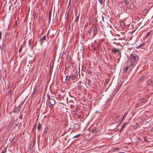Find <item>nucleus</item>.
<instances>
[{"mask_svg":"<svg viewBox=\"0 0 153 153\" xmlns=\"http://www.w3.org/2000/svg\"><path fill=\"white\" fill-rule=\"evenodd\" d=\"M23 47V46L22 45H21L20 46V48H19V52H20L22 50V47Z\"/></svg>","mask_w":153,"mask_h":153,"instance_id":"nucleus-29","label":"nucleus"},{"mask_svg":"<svg viewBox=\"0 0 153 153\" xmlns=\"http://www.w3.org/2000/svg\"><path fill=\"white\" fill-rule=\"evenodd\" d=\"M124 24V22H122L120 23V25H123Z\"/></svg>","mask_w":153,"mask_h":153,"instance_id":"nucleus-44","label":"nucleus"},{"mask_svg":"<svg viewBox=\"0 0 153 153\" xmlns=\"http://www.w3.org/2000/svg\"><path fill=\"white\" fill-rule=\"evenodd\" d=\"M147 84L149 85H153V81L150 79H148L146 82Z\"/></svg>","mask_w":153,"mask_h":153,"instance_id":"nucleus-9","label":"nucleus"},{"mask_svg":"<svg viewBox=\"0 0 153 153\" xmlns=\"http://www.w3.org/2000/svg\"><path fill=\"white\" fill-rule=\"evenodd\" d=\"M79 14L78 16L76 17V19L75 20V22H78L79 18Z\"/></svg>","mask_w":153,"mask_h":153,"instance_id":"nucleus-19","label":"nucleus"},{"mask_svg":"<svg viewBox=\"0 0 153 153\" xmlns=\"http://www.w3.org/2000/svg\"><path fill=\"white\" fill-rule=\"evenodd\" d=\"M55 102V100L53 99H50L48 102V105L50 108H52L54 105Z\"/></svg>","mask_w":153,"mask_h":153,"instance_id":"nucleus-4","label":"nucleus"},{"mask_svg":"<svg viewBox=\"0 0 153 153\" xmlns=\"http://www.w3.org/2000/svg\"><path fill=\"white\" fill-rule=\"evenodd\" d=\"M52 99V98H51L49 96H48V100L49 101H50V99Z\"/></svg>","mask_w":153,"mask_h":153,"instance_id":"nucleus-49","label":"nucleus"},{"mask_svg":"<svg viewBox=\"0 0 153 153\" xmlns=\"http://www.w3.org/2000/svg\"><path fill=\"white\" fill-rule=\"evenodd\" d=\"M6 34L8 35H9L7 33Z\"/></svg>","mask_w":153,"mask_h":153,"instance_id":"nucleus-61","label":"nucleus"},{"mask_svg":"<svg viewBox=\"0 0 153 153\" xmlns=\"http://www.w3.org/2000/svg\"><path fill=\"white\" fill-rule=\"evenodd\" d=\"M18 126V124H15V125L14 126H13V128H16Z\"/></svg>","mask_w":153,"mask_h":153,"instance_id":"nucleus-38","label":"nucleus"},{"mask_svg":"<svg viewBox=\"0 0 153 153\" xmlns=\"http://www.w3.org/2000/svg\"><path fill=\"white\" fill-rule=\"evenodd\" d=\"M71 29V27L70 25H69L68 26V30H70Z\"/></svg>","mask_w":153,"mask_h":153,"instance_id":"nucleus-42","label":"nucleus"},{"mask_svg":"<svg viewBox=\"0 0 153 153\" xmlns=\"http://www.w3.org/2000/svg\"><path fill=\"white\" fill-rule=\"evenodd\" d=\"M19 118L21 120H22V119H23V114L22 115H21L20 117H19Z\"/></svg>","mask_w":153,"mask_h":153,"instance_id":"nucleus-43","label":"nucleus"},{"mask_svg":"<svg viewBox=\"0 0 153 153\" xmlns=\"http://www.w3.org/2000/svg\"><path fill=\"white\" fill-rule=\"evenodd\" d=\"M128 59L130 62V66L135 65L139 60V58L138 56L135 53L130 54Z\"/></svg>","mask_w":153,"mask_h":153,"instance_id":"nucleus-1","label":"nucleus"},{"mask_svg":"<svg viewBox=\"0 0 153 153\" xmlns=\"http://www.w3.org/2000/svg\"><path fill=\"white\" fill-rule=\"evenodd\" d=\"M17 137L16 135H15L12 139V141L13 143H15L17 141Z\"/></svg>","mask_w":153,"mask_h":153,"instance_id":"nucleus-12","label":"nucleus"},{"mask_svg":"<svg viewBox=\"0 0 153 153\" xmlns=\"http://www.w3.org/2000/svg\"><path fill=\"white\" fill-rule=\"evenodd\" d=\"M80 136V134H78L76 135H75V136H74L73 138H76V137H79Z\"/></svg>","mask_w":153,"mask_h":153,"instance_id":"nucleus-28","label":"nucleus"},{"mask_svg":"<svg viewBox=\"0 0 153 153\" xmlns=\"http://www.w3.org/2000/svg\"><path fill=\"white\" fill-rule=\"evenodd\" d=\"M49 31H48V32L47 33V37L48 38V39H49Z\"/></svg>","mask_w":153,"mask_h":153,"instance_id":"nucleus-37","label":"nucleus"},{"mask_svg":"<svg viewBox=\"0 0 153 153\" xmlns=\"http://www.w3.org/2000/svg\"><path fill=\"white\" fill-rule=\"evenodd\" d=\"M95 125L97 126L95 124H94L91 126L89 128L90 131L92 133H94V134H96L98 131L97 128L96 126H95Z\"/></svg>","mask_w":153,"mask_h":153,"instance_id":"nucleus-2","label":"nucleus"},{"mask_svg":"<svg viewBox=\"0 0 153 153\" xmlns=\"http://www.w3.org/2000/svg\"><path fill=\"white\" fill-rule=\"evenodd\" d=\"M96 45V48H97V49L99 50L100 48V46L99 44L97 45Z\"/></svg>","mask_w":153,"mask_h":153,"instance_id":"nucleus-25","label":"nucleus"},{"mask_svg":"<svg viewBox=\"0 0 153 153\" xmlns=\"http://www.w3.org/2000/svg\"><path fill=\"white\" fill-rule=\"evenodd\" d=\"M143 78H144L143 77L141 78L140 79V80H143Z\"/></svg>","mask_w":153,"mask_h":153,"instance_id":"nucleus-55","label":"nucleus"},{"mask_svg":"<svg viewBox=\"0 0 153 153\" xmlns=\"http://www.w3.org/2000/svg\"><path fill=\"white\" fill-rule=\"evenodd\" d=\"M42 125L39 122L38 123L37 130L38 131H40L42 128Z\"/></svg>","mask_w":153,"mask_h":153,"instance_id":"nucleus-15","label":"nucleus"},{"mask_svg":"<svg viewBox=\"0 0 153 153\" xmlns=\"http://www.w3.org/2000/svg\"><path fill=\"white\" fill-rule=\"evenodd\" d=\"M15 122V120H13L11 121L10 123L9 124V127H10V128H11L13 125V124Z\"/></svg>","mask_w":153,"mask_h":153,"instance_id":"nucleus-10","label":"nucleus"},{"mask_svg":"<svg viewBox=\"0 0 153 153\" xmlns=\"http://www.w3.org/2000/svg\"><path fill=\"white\" fill-rule=\"evenodd\" d=\"M150 31H149L146 34V37H147L149 35V34L150 33Z\"/></svg>","mask_w":153,"mask_h":153,"instance_id":"nucleus-36","label":"nucleus"},{"mask_svg":"<svg viewBox=\"0 0 153 153\" xmlns=\"http://www.w3.org/2000/svg\"><path fill=\"white\" fill-rule=\"evenodd\" d=\"M79 0H75V3H77L78 2V1Z\"/></svg>","mask_w":153,"mask_h":153,"instance_id":"nucleus-51","label":"nucleus"},{"mask_svg":"<svg viewBox=\"0 0 153 153\" xmlns=\"http://www.w3.org/2000/svg\"><path fill=\"white\" fill-rule=\"evenodd\" d=\"M125 127V125L123 126H122V128H121V129H120V131H121L122 130V129H123V128H124Z\"/></svg>","mask_w":153,"mask_h":153,"instance_id":"nucleus-48","label":"nucleus"},{"mask_svg":"<svg viewBox=\"0 0 153 153\" xmlns=\"http://www.w3.org/2000/svg\"><path fill=\"white\" fill-rule=\"evenodd\" d=\"M85 66H84L83 65V66H82V71H85Z\"/></svg>","mask_w":153,"mask_h":153,"instance_id":"nucleus-30","label":"nucleus"},{"mask_svg":"<svg viewBox=\"0 0 153 153\" xmlns=\"http://www.w3.org/2000/svg\"><path fill=\"white\" fill-rule=\"evenodd\" d=\"M105 0H98V1L101 4H102V3L104 1H105Z\"/></svg>","mask_w":153,"mask_h":153,"instance_id":"nucleus-32","label":"nucleus"},{"mask_svg":"<svg viewBox=\"0 0 153 153\" xmlns=\"http://www.w3.org/2000/svg\"><path fill=\"white\" fill-rule=\"evenodd\" d=\"M9 92H10V94H11L12 93V91H9Z\"/></svg>","mask_w":153,"mask_h":153,"instance_id":"nucleus-57","label":"nucleus"},{"mask_svg":"<svg viewBox=\"0 0 153 153\" xmlns=\"http://www.w3.org/2000/svg\"><path fill=\"white\" fill-rule=\"evenodd\" d=\"M76 78V76L75 75H73L71 77V79L72 80H74Z\"/></svg>","mask_w":153,"mask_h":153,"instance_id":"nucleus-23","label":"nucleus"},{"mask_svg":"<svg viewBox=\"0 0 153 153\" xmlns=\"http://www.w3.org/2000/svg\"><path fill=\"white\" fill-rule=\"evenodd\" d=\"M48 127H47L44 130L45 132V133L47 132L48 131Z\"/></svg>","mask_w":153,"mask_h":153,"instance_id":"nucleus-31","label":"nucleus"},{"mask_svg":"<svg viewBox=\"0 0 153 153\" xmlns=\"http://www.w3.org/2000/svg\"><path fill=\"white\" fill-rule=\"evenodd\" d=\"M148 12V10L147 9H146L144 10L143 11V13L144 14H146Z\"/></svg>","mask_w":153,"mask_h":153,"instance_id":"nucleus-21","label":"nucleus"},{"mask_svg":"<svg viewBox=\"0 0 153 153\" xmlns=\"http://www.w3.org/2000/svg\"><path fill=\"white\" fill-rule=\"evenodd\" d=\"M130 66H130V65H129V66H126L123 70L124 72L125 73H126L129 69V67Z\"/></svg>","mask_w":153,"mask_h":153,"instance_id":"nucleus-17","label":"nucleus"},{"mask_svg":"<svg viewBox=\"0 0 153 153\" xmlns=\"http://www.w3.org/2000/svg\"><path fill=\"white\" fill-rule=\"evenodd\" d=\"M47 50L46 49H45L43 51V55L44 56V57L45 56L46 53H47Z\"/></svg>","mask_w":153,"mask_h":153,"instance_id":"nucleus-20","label":"nucleus"},{"mask_svg":"<svg viewBox=\"0 0 153 153\" xmlns=\"http://www.w3.org/2000/svg\"><path fill=\"white\" fill-rule=\"evenodd\" d=\"M133 32H134V31H132V33H133Z\"/></svg>","mask_w":153,"mask_h":153,"instance_id":"nucleus-62","label":"nucleus"},{"mask_svg":"<svg viewBox=\"0 0 153 153\" xmlns=\"http://www.w3.org/2000/svg\"><path fill=\"white\" fill-rule=\"evenodd\" d=\"M147 100L145 98H143L139 101V102L140 103H145L147 101Z\"/></svg>","mask_w":153,"mask_h":153,"instance_id":"nucleus-7","label":"nucleus"},{"mask_svg":"<svg viewBox=\"0 0 153 153\" xmlns=\"http://www.w3.org/2000/svg\"><path fill=\"white\" fill-rule=\"evenodd\" d=\"M1 35H2V32L1 31H0V39L1 40Z\"/></svg>","mask_w":153,"mask_h":153,"instance_id":"nucleus-39","label":"nucleus"},{"mask_svg":"<svg viewBox=\"0 0 153 153\" xmlns=\"http://www.w3.org/2000/svg\"><path fill=\"white\" fill-rule=\"evenodd\" d=\"M145 44V43L144 42H143L142 43L140 44V45L137 46V45H136V48L137 49H138V48H140L143 47Z\"/></svg>","mask_w":153,"mask_h":153,"instance_id":"nucleus-11","label":"nucleus"},{"mask_svg":"<svg viewBox=\"0 0 153 153\" xmlns=\"http://www.w3.org/2000/svg\"><path fill=\"white\" fill-rule=\"evenodd\" d=\"M3 47H5V44H3Z\"/></svg>","mask_w":153,"mask_h":153,"instance_id":"nucleus-56","label":"nucleus"},{"mask_svg":"<svg viewBox=\"0 0 153 153\" xmlns=\"http://www.w3.org/2000/svg\"><path fill=\"white\" fill-rule=\"evenodd\" d=\"M92 47L94 49V51H95L96 50V45H93L92 46Z\"/></svg>","mask_w":153,"mask_h":153,"instance_id":"nucleus-34","label":"nucleus"},{"mask_svg":"<svg viewBox=\"0 0 153 153\" xmlns=\"http://www.w3.org/2000/svg\"><path fill=\"white\" fill-rule=\"evenodd\" d=\"M92 27H93V26H92L91 28L88 31V33L90 35H91V30H92L91 29H92Z\"/></svg>","mask_w":153,"mask_h":153,"instance_id":"nucleus-24","label":"nucleus"},{"mask_svg":"<svg viewBox=\"0 0 153 153\" xmlns=\"http://www.w3.org/2000/svg\"><path fill=\"white\" fill-rule=\"evenodd\" d=\"M153 131V127L150 130V131Z\"/></svg>","mask_w":153,"mask_h":153,"instance_id":"nucleus-54","label":"nucleus"},{"mask_svg":"<svg viewBox=\"0 0 153 153\" xmlns=\"http://www.w3.org/2000/svg\"><path fill=\"white\" fill-rule=\"evenodd\" d=\"M105 81L106 83H108L109 82V79H107L105 80Z\"/></svg>","mask_w":153,"mask_h":153,"instance_id":"nucleus-40","label":"nucleus"},{"mask_svg":"<svg viewBox=\"0 0 153 153\" xmlns=\"http://www.w3.org/2000/svg\"><path fill=\"white\" fill-rule=\"evenodd\" d=\"M46 40V36L45 35H44L43 37H41L40 39V41L41 42H42L44 40Z\"/></svg>","mask_w":153,"mask_h":153,"instance_id":"nucleus-16","label":"nucleus"},{"mask_svg":"<svg viewBox=\"0 0 153 153\" xmlns=\"http://www.w3.org/2000/svg\"><path fill=\"white\" fill-rule=\"evenodd\" d=\"M33 153V152H31V153Z\"/></svg>","mask_w":153,"mask_h":153,"instance_id":"nucleus-63","label":"nucleus"},{"mask_svg":"<svg viewBox=\"0 0 153 153\" xmlns=\"http://www.w3.org/2000/svg\"><path fill=\"white\" fill-rule=\"evenodd\" d=\"M21 109V107L20 105H19L17 107V108L13 110V112L14 113H19Z\"/></svg>","mask_w":153,"mask_h":153,"instance_id":"nucleus-5","label":"nucleus"},{"mask_svg":"<svg viewBox=\"0 0 153 153\" xmlns=\"http://www.w3.org/2000/svg\"><path fill=\"white\" fill-rule=\"evenodd\" d=\"M121 119V117L120 116H118L115 119V121L116 122V123H117L119 122L120 121V120Z\"/></svg>","mask_w":153,"mask_h":153,"instance_id":"nucleus-14","label":"nucleus"},{"mask_svg":"<svg viewBox=\"0 0 153 153\" xmlns=\"http://www.w3.org/2000/svg\"><path fill=\"white\" fill-rule=\"evenodd\" d=\"M88 84L89 86H90L91 85V81L90 79H88Z\"/></svg>","mask_w":153,"mask_h":153,"instance_id":"nucleus-22","label":"nucleus"},{"mask_svg":"<svg viewBox=\"0 0 153 153\" xmlns=\"http://www.w3.org/2000/svg\"><path fill=\"white\" fill-rule=\"evenodd\" d=\"M7 148L6 147H5L4 149V150H3L1 151V153H5V152H6V151H7Z\"/></svg>","mask_w":153,"mask_h":153,"instance_id":"nucleus-27","label":"nucleus"},{"mask_svg":"<svg viewBox=\"0 0 153 153\" xmlns=\"http://www.w3.org/2000/svg\"><path fill=\"white\" fill-rule=\"evenodd\" d=\"M55 144V142H54L53 143L51 144V146H52L53 145H54Z\"/></svg>","mask_w":153,"mask_h":153,"instance_id":"nucleus-52","label":"nucleus"},{"mask_svg":"<svg viewBox=\"0 0 153 153\" xmlns=\"http://www.w3.org/2000/svg\"><path fill=\"white\" fill-rule=\"evenodd\" d=\"M131 1V0H124V4L126 6H128L129 4Z\"/></svg>","mask_w":153,"mask_h":153,"instance_id":"nucleus-8","label":"nucleus"},{"mask_svg":"<svg viewBox=\"0 0 153 153\" xmlns=\"http://www.w3.org/2000/svg\"><path fill=\"white\" fill-rule=\"evenodd\" d=\"M94 43L95 44V45H97V44H98L97 43V41L96 40H95L94 41Z\"/></svg>","mask_w":153,"mask_h":153,"instance_id":"nucleus-45","label":"nucleus"},{"mask_svg":"<svg viewBox=\"0 0 153 153\" xmlns=\"http://www.w3.org/2000/svg\"><path fill=\"white\" fill-rule=\"evenodd\" d=\"M141 140L140 137H139L137 138L136 139V142L137 143H138Z\"/></svg>","mask_w":153,"mask_h":153,"instance_id":"nucleus-26","label":"nucleus"},{"mask_svg":"<svg viewBox=\"0 0 153 153\" xmlns=\"http://www.w3.org/2000/svg\"><path fill=\"white\" fill-rule=\"evenodd\" d=\"M92 23V22L90 21L89 23V25H91V24Z\"/></svg>","mask_w":153,"mask_h":153,"instance_id":"nucleus-50","label":"nucleus"},{"mask_svg":"<svg viewBox=\"0 0 153 153\" xmlns=\"http://www.w3.org/2000/svg\"><path fill=\"white\" fill-rule=\"evenodd\" d=\"M41 0L42 1V2H43V1H44V0Z\"/></svg>","mask_w":153,"mask_h":153,"instance_id":"nucleus-59","label":"nucleus"},{"mask_svg":"<svg viewBox=\"0 0 153 153\" xmlns=\"http://www.w3.org/2000/svg\"><path fill=\"white\" fill-rule=\"evenodd\" d=\"M77 88L78 89L80 90L81 88V86L80 85H78Z\"/></svg>","mask_w":153,"mask_h":153,"instance_id":"nucleus-35","label":"nucleus"},{"mask_svg":"<svg viewBox=\"0 0 153 153\" xmlns=\"http://www.w3.org/2000/svg\"><path fill=\"white\" fill-rule=\"evenodd\" d=\"M70 76H66V78L65 79V82L66 83L68 82L70 80Z\"/></svg>","mask_w":153,"mask_h":153,"instance_id":"nucleus-13","label":"nucleus"},{"mask_svg":"<svg viewBox=\"0 0 153 153\" xmlns=\"http://www.w3.org/2000/svg\"><path fill=\"white\" fill-rule=\"evenodd\" d=\"M94 34L92 38H93L98 33V30L97 26H95L93 31Z\"/></svg>","mask_w":153,"mask_h":153,"instance_id":"nucleus-6","label":"nucleus"},{"mask_svg":"<svg viewBox=\"0 0 153 153\" xmlns=\"http://www.w3.org/2000/svg\"><path fill=\"white\" fill-rule=\"evenodd\" d=\"M87 72L88 74H91L92 73L90 69L88 70Z\"/></svg>","mask_w":153,"mask_h":153,"instance_id":"nucleus-33","label":"nucleus"},{"mask_svg":"<svg viewBox=\"0 0 153 153\" xmlns=\"http://www.w3.org/2000/svg\"><path fill=\"white\" fill-rule=\"evenodd\" d=\"M52 10H51L49 12V21L50 22L51 20V16Z\"/></svg>","mask_w":153,"mask_h":153,"instance_id":"nucleus-18","label":"nucleus"},{"mask_svg":"<svg viewBox=\"0 0 153 153\" xmlns=\"http://www.w3.org/2000/svg\"><path fill=\"white\" fill-rule=\"evenodd\" d=\"M144 140L146 142L147 141V140L146 138H145L144 139Z\"/></svg>","mask_w":153,"mask_h":153,"instance_id":"nucleus-53","label":"nucleus"},{"mask_svg":"<svg viewBox=\"0 0 153 153\" xmlns=\"http://www.w3.org/2000/svg\"><path fill=\"white\" fill-rule=\"evenodd\" d=\"M48 0H46V2H45V5L46 6L48 4Z\"/></svg>","mask_w":153,"mask_h":153,"instance_id":"nucleus-41","label":"nucleus"},{"mask_svg":"<svg viewBox=\"0 0 153 153\" xmlns=\"http://www.w3.org/2000/svg\"><path fill=\"white\" fill-rule=\"evenodd\" d=\"M36 126V125H34V128H35Z\"/></svg>","mask_w":153,"mask_h":153,"instance_id":"nucleus-60","label":"nucleus"},{"mask_svg":"<svg viewBox=\"0 0 153 153\" xmlns=\"http://www.w3.org/2000/svg\"><path fill=\"white\" fill-rule=\"evenodd\" d=\"M15 24L16 25H17V22H15Z\"/></svg>","mask_w":153,"mask_h":153,"instance_id":"nucleus-58","label":"nucleus"},{"mask_svg":"<svg viewBox=\"0 0 153 153\" xmlns=\"http://www.w3.org/2000/svg\"><path fill=\"white\" fill-rule=\"evenodd\" d=\"M57 96H58V97H57L59 99H60V98H61V95H58Z\"/></svg>","mask_w":153,"mask_h":153,"instance_id":"nucleus-46","label":"nucleus"},{"mask_svg":"<svg viewBox=\"0 0 153 153\" xmlns=\"http://www.w3.org/2000/svg\"><path fill=\"white\" fill-rule=\"evenodd\" d=\"M32 143H31V145L30 146V149H32V148H33V146L32 145Z\"/></svg>","mask_w":153,"mask_h":153,"instance_id":"nucleus-47","label":"nucleus"},{"mask_svg":"<svg viewBox=\"0 0 153 153\" xmlns=\"http://www.w3.org/2000/svg\"><path fill=\"white\" fill-rule=\"evenodd\" d=\"M112 52L114 53V54L117 55H120V57L121 55V49L119 48H114L112 50Z\"/></svg>","mask_w":153,"mask_h":153,"instance_id":"nucleus-3","label":"nucleus"}]
</instances>
